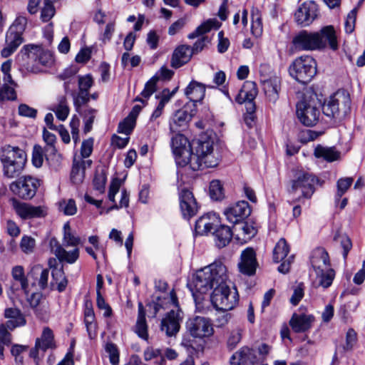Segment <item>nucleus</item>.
<instances>
[{
	"label": "nucleus",
	"mask_w": 365,
	"mask_h": 365,
	"mask_svg": "<svg viewBox=\"0 0 365 365\" xmlns=\"http://www.w3.org/2000/svg\"><path fill=\"white\" fill-rule=\"evenodd\" d=\"M227 280V267L221 261H215L198 270L187 286L195 301L212 289L210 300L213 307L217 310L230 311L237 304L239 295L236 289H230Z\"/></svg>",
	"instance_id": "nucleus-1"
},
{
	"label": "nucleus",
	"mask_w": 365,
	"mask_h": 365,
	"mask_svg": "<svg viewBox=\"0 0 365 365\" xmlns=\"http://www.w3.org/2000/svg\"><path fill=\"white\" fill-rule=\"evenodd\" d=\"M292 43L294 48L298 51L322 50L327 46L334 51L338 48L333 26H324L317 32L302 30L294 36Z\"/></svg>",
	"instance_id": "nucleus-2"
},
{
	"label": "nucleus",
	"mask_w": 365,
	"mask_h": 365,
	"mask_svg": "<svg viewBox=\"0 0 365 365\" xmlns=\"http://www.w3.org/2000/svg\"><path fill=\"white\" fill-rule=\"evenodd\" d=\"M214 143L212 140H198L195 153L185 150L182 156L178 158L176 163L181 167L189 165L195 171L205 168H214L219 163L218 153L214 151Z\"/></svg>",
	"instance_id": "nucleus-3"
},
{
	"label": "nucleus",
	"mask_w": 365,
	"mask_h": 365,
	"mask_svg": "<svg viewBox=\"0 0 365 365\" xmlns=\"http://www.w3.org/2000/svg\"><path fill=\"white\" fill-rule=\"evenodd\" d=\"M0 161L3 165V174L5 177L17 178L24 169L26 154L19 147L5 145L0 150Z\"/></svg>",
	"instance_id": "nucleus-4"
},
{
	"label": "nucleus",
	"mask_w": 365,
	"mask_h": 365,
	"mask_svg": "<svg viewBox=\"0 0 365 365\" xmlns=\"http://www.w3.org/2000/svg\"><path fill=\"white\" fill-rule=\"evenodd\" d=\"M351 111V99L344 91H337L322 105V113L334 123L342 121Z\"/></svg>",
	"instance_id": "nucleus-5"
},
{
	"label": "nucleus",
	"mask_w": 365,
	"mask_h": 365,
	"mask_svg": "<svg viewBox=\"0 0 365 365\" xmlns=\"http://www.w3.org/2000/svg\"><path fill=\"white\" fill-rule=\"evenodd\" d=\"M289 73L299 83L307 84L317 74V62L308 55L298 57L290 66Z\"/></svg>",
	"instance_id": "nucleus-6"
},
{
	"label": "nucleus",
	"mask_w": 365,
	"mask_h": 365,
	"mask_svg": "<svg viewBox=\"0 0 365 365\" xmlns=\"http://www.w3.org/2000/svg\"><path fill=\"white\" fill-rule=\"evenodd\" d=\"M319 182V178L312 173L303 170H296L293 179L290 181L291 187L288 192L289 194H294L297 190H300L303 197L310 198Z\"/></svg>",
	"instance_id": "nucleus-7"
},
{
	"label": "nucleus",
	"mask_w": 365,
	"mask_h": 365,
	"mask_svg": "<svg viewBox=\"0 0 365 365\" xmlns=\"http://www.w3.org/2000/svg\"><path fill=\"white\" fill-rule=\"evenodd\" d=\"M22 55L26 56L29 61L26 69L36 72L35 66H49L53 63V56L48 51H45L39 45H25L21 50Z\"/></svg>",
	"instance_id": "nucleus-8"
},
{
	"label": "nucleus",
	"mask_w": 365,
	"mask_h": 365,
	"mask_svg": "<svg viewBox=\"0 0 365 365\" xmlns=\"http://www.w3.org/2000/svg\"><path fill=\"white\" fill-rule=\"evenodd\" d=\"M38 186L39 182L37 179L31 176H24L11 182L9 189L19 197L31 200L36 195Z\"/></svg>",
	"instance_id": "nucleus-9"
},
{
	"label": "nucleus",
	"mask_w": 365,
	"mask_h": 365,
	"mask_svg": "<svg viewBox=\"0 0 365 365\" xmlns=\"http://www.w3.org/2000/svg\"><path fill=\"white\" fill-rule=\"evenodd\" d=\"M297 115L305 126H313L319 120L320 112L314 100L304 99L297 104Z\"/></svg>",
	"instance_id": "nucleus-10"
},
{
	"label": "nucleus",
	"mask_w": 365,
	"mask_h": 365,
	"mask_svg": "<svg viewBox=\"0 0 365 365\" xmlns=\"http://www.w3.org/2000/svg\"><path fill=\"white\" fill-rule=\"evenodd\" d=\"M183 313L180 309L168 312L162 319L160 330L168 337L176 336L180 329Z\"/></svg>",
	"instance_id": "nucleus-11"
},
{
	"label": "nucleus",
	"mask_w": 365,
	"mask_h": 365,
	"mask_svg": "<svg viewBox=\"0 0 365 365\" xmlns=\"http://www.w3.org/2000/svg\"><path fill=\"white\" fill-rule=\"evenodd\" d=\"M78 91L73 93V104L76 111H80V108L86 105L90 101L89 89L93 84L92 76L87 74L86 76H78Z\"/></svg>",
	"instance_id": "nucleus-12"
},
{
	"label": "nucleus",
	"mask_w": 365,
	"mask_h": 365,
	"mask_svg": "<svg viewBox=\"0 0 365 365\" xmlns=\"http://www.w3.org/2000/svg\"><path fill=\"white\" fill-rule=\"evenodd\" d=\"M186 327L193 337H207L213 334L212 325L205 317L196 316L191 318L187 322Z\"/></svg>",
	"instance_id": "nucleus-13"
},
{
	"label": "nucleus",
	"mask_w": 365,
	"mask_h": 365,
	"mask_svg": "<svg viewBox=\"0 0 365 365\" xmlns=\"http://www.w3.org/2000/svg\"><path fill=\"white\" fill-rule=\"evenodd\" d=\"M317 5L314 1H305L295 12V20L299 25L309 26L317 17Z\"/></svg>",
	"instance_id": "nucleus-14"
},
{
	"label": "nucleus",
	"mask_w": 365,
	"mask_h": 365,
	"mask_svg": "<svg viewBox=\"0 0 365 365\" xmlns=\"http://www.w3.org/2000/svg\"><path fill=\"white\" fill-rule=\"evenodd\" d=\"M251 213V208L247 201L242 200L225 209L224 214L226 219L232 224L239 223L247 218Z\"/></svg>",
	"instance_id": "nucleus-15"
},
{
	"label": "nucleus",
	"mask_w": 365,
	"mask_h": 365,
	"mask_svg": "<svg viewBox=\"0 0 365 365\" xmlns=\"http://www.w3.org/2000/svg\"><path fill=\"white\" fill-rule=\"evenodd\" d=\"M180 206L185 218L190 219L197 212V205L192 193L187 189H182L179 193Z\"/></svg>",
	"instance_id": "nucleus-16"
},
{
	"label": "nucleus",
	"mask_w": 365,
	"mask_h": 365,
	"mask_svg": "<svg viewBox=\"0 0 365 365\" xmlns=\"http://www.w3.org/2000/svg\"><path fill=\"white\" fill-rule=\"evenodd\" d=\"M257 266L256 254L251 247H247L242 252L241 261L238 264L240 272L244 274L252 276L255 274Z\"/></svg>",
	"instance_id": "nucleus-17"
},
{
	"label": "nucleus",
	"mask_w": 365,
	"mask_h": 365,
	"mask_svg": "<svg viewBox=\"0 0 365 365\" xmlns=\"http://www.w3.org/2000/svg\"><path fill=\"white\" fill-rule=\"evenodd\" d=\"M256 362L255 351L247 346L241 347L230 359V365H255Z\"/></svg>",
	"instance_id": "nucleus-18"
},
{
	"label": "nucleus",
	"mask_w": 365,
	"mask_h": 365,
	"mask_svg": "<svg viewBox=\"0 0 365 365\" xmlns=\"http://www.w3.org/2000/svg\"><path fill=\"white\" fill-rule=\"evenodd\" d=\"M16 212L22 219L43 217L46 215V209L43 206H33L25 202H19L14 206Z\"/></svg>",
	"instance_id": "nucleus-19"
},
{
	"label": "nucleus",
	"mask_w": 365,
	"mask_h": 365,
	"mask_svg": "<svg viewBox=\"0 0 365 365\" xmlns=\"http://www.w3.org/2000/svg\"><path fill=\"white\" fill-rule=\"evenodd\" d=\"M255 86V84L253 82H246L235 97V101L239 104L247 103L249 106L247 110L250 113L255 110L253 101L257 94Z\"/></svg>",
	"instance_id": "nucleus-20"
},
{
	"label": "nucleus",
	"mask_w": 365,
	"mask_h": 365,
	"mask_svg": "<svg viewBox=\"0 0 365 365\" xmlns=\"http://www.w3.org/2000/svg\"><path fill=\"white\" fill-rule=\"evenodd\" d=\"M262 89L269 102L274 103L279 98L281 88V80L277 76L261 79Z\"/></svg>",
	"instance_id": "nucleus-21"
},
{
	"label": "nucleus",
	"mask_w": 365,
	"mask_h": 365,
	"mask_svg": "<svg viewBox=\"0 0 365 365\" xmlns=\"http://www.w3.org/2000/svg\"><path fill=\"white\" fill-rule=\"evenodd\" d=\"M191 47L187 45H180L173 52L170 66L173 68H179L188 63L192 58Z\"/></svg>",
	"instance_id": "nucleus-22"
},
{
	"label": "nucleus",
	"mask_w": 365,
	"mask_h": 365,
	"mask_svg": "<svg viewBox=\"0 0 365 365\" xmlns=\"http://www.w3.org/2000/svg\"><path fill=\"white\" fill-rule=\"evenodd\" d=\"M310 262L315 272L331 268L329 254L324 247L313 250Z\"/></svg>",
	"instance_id": "nucleus-23"
},
{
	"label": "nucleus",
	"mask_w": 365,
	"mask_h": 365,
	"mask_svg": "<svg viewBox=\"0 0 365 365\" xmlns=\"http://www.w3.org/2000/svg\"><path fill=\"white\" fill-rule=\"evenodd\" d=\"M50 244L53 252L61 262L73 264L79 257L78 248H75L71 251H66L56 240H51Z\"/></svg>",
	"instance_id": "nucleus-24"
},
{
	"label": "nucleus",
	"mask_w": 365,
	"mask_h": 365,
	"mask_svg": "<svg viewBox=\"0 0 365 365\" xmlns=\"http://www.w3.org/2000/svg\"><path fill=\"white\" fill-rule=\"evenodd\" d=\"M314 321L312 315L294 313L289 320V325L294 332L302 333L309 330Z\"/></svg>",
	"instance_id": "nucleus-25"
},
{
	"label": "nucleus",
	"mask_w": 365,
	"mask_h": 365,
	"mask_svg": "<svg viewBox=\"0 0 365 365\" xmlns=\"http://www.w3.org/2000/svg\"><path fill=\"white\" fill-rule=\"evenodd\" d=\"M23 43L22 35L8 30L6 34V46L1 50L3 58L10 56Z\"/></svg>",
	"instance_id": "nucleus-26"
},
{
	"label": "nucleus",
	"mask_w": 365,
	"mask_h": 365,
	"mask_svg": "<svg viewBox=\"0 0 365 365\" xmlns=\"http://www.w3.org/2000/svg\"><path fill=\"white\" fill-rule=\"evenodd\" d=\"M171 148L175 156V161H177L178 158L182 156V153L185 150L189 151L190 150L191 145L184 135L177 133L171 138Z\"/></svg>",
	"instance_id": "nucleus-27"
},
{
	"label": "nucleus",
	"mask_w": 365,
	"mask_h": 365,
	"mask_svg": "<svg viewBox=\"0 0 365 365\" xmlns=\"http://www.w3.org/2000/svg\"><path fill=\"white\" fill-rule=\"evenodd\" d=\"M215 241L216 246L222 248L227 246L231 241L233 232L230 227L220 225L214 231Z\"/></svg>",
	"instance_id": "nucleus-28"
},
{
	"label": "nucleus",
	"mask_w": 365,
	"mask_h": 365,
	"mask_svg": "<svg viewBox=\"0 0 365 365\" xmlns=\"http://www.w3.org/2000/svg\"><path fill=\"white\" fill-rule=\"evenodd\" d=\"M185 94L190 101L200 102L204 98L205 88L202 83L192 81L185 88Z\"/></svg>",
	"instance_id": "nucleus-29"
},
{
	"label": "nucleus",
	"mask_w": 365,
	"mask_h": 365,
	"mask_svg": "<svg viewBox=\"0 0 365 365\" xmlns=\"http://www.w3.org/2000/svg\"><path fill=\"white\" fill-rule=\"evenodd\" d=\"M135 332L139 337L144 340H148V325L145 319V310L142 302L138 303V313L136 324L135 326Z\"/></svg>",
	"instance_id": "nucleus-30"
},
{
	"label": "nucleus",
	"mask_w": 365,
	"mask_h": 365,
	"mask_svg": "<svg viewBox=\"0 0 365 365\" xmlns=\"http://www.w3.org/2000/svg\"><path fill=\"white\" fill-rule=\"evenodd\" d=\"M314 155L317 158H323L327 162L337 160L340 157V153L334 148H326L318 145L314 149Z\"/></svg>",
	"instance_id": "nucleus-31"
},
{
	"label": "nucleus",
	"mask_w": 365,
	"mask_h": 365,
	"mask_svg": "<svg viewBox=\"0 0 365 365\" xmlns=\"http://www.w3.org/2000/svg\"><path fill=\"white\" fill-rule=\"evenodd\" d=\"M39 342L41 351L43 353L48 349H55L54 336L52 330L49 327H45L40 338H37L36 341Z\"/></svg>",
	"instance_id": "nucleus-32"
},
{
	"label": "nucleus",
	"mask_w": 365,
	"mask_h": 365,
	"mask_svg": "<svg viewBox=\"0 0 365 365\" xmlns=\"http://www.w3.org/2000/svg\"><path fill=\"white\" fill-rule=\"evenodd\" d=\"M190 120V115L187 111L178 110L173 115L170 123V130L175 132L180 127H184Z\"/></svg>",
	"instance_id": "nucleus-33"
},
{
	"label": "nucleus",
	"mask_w": 365,
	"mask_h": 365,
	"mask_svg": "<svg viewBox=\"0 0 365 365\" xmlns=\"http://www.w3.org/2000/svg\"><path fill=\"white\" fill-rule=\"evenodd\" d=\"M321 272H316L317 284L324 289L329 287L334 279L335 272L331 269H325L320 270Z\"/></svg>",
	"instance_id": "nucleus-34"
},
{
	"label": "nucleus",
	"mask_w": 365,
	"mask_h": 365,
	"mask_svg": "<svg viewBox=\"0 0 365 365\" xmlns=\"http://www.w3.org/2000/svg\"><path fill=\"white\" fill-rule=\"evenodd\" d=\"M32 276L36 275V281L41 290H44L48 287V280L49 276V270L43 269L40 265H36L31 269Z\"/></svg>",
	"instance_id": "nucleus-35"
},
{
	"label": "nucleus",
	"mask_w": 365,
	"mask_h": 365,
	"mask_svg": "<svg viewBox=\"0 0 365 365\" xmlns=\"http://www.w3.org/2000/svg\"><path fill=\"white\" fill-rule=\"evenodd\" d=\"M289 252V246L284 238H281L273 250V262L279 263L282 261Z\"/></svg>",
	"instance_id": "nucleus-36"
},
{
	"label": "nucleus",
	"mask_w": 365,
	"mask_h": 365,
	"mask_svg": "<svg viewBox=\"0 0 365 365\" xmlns=\"http://www.w3.org/2000/svg\"><path fill=\"white\" fill-rule=\"evenodd\" d=\"M220 26V24L216 19H209L200 25L197 29L190 34L187 38L190 39H194L199 36L203 35L209 32L212 29H218Z\"/></svg>",
	"instance_id": "nucleus-37"
},
{
	"label": "nucleus",
	"mask_w": 365,
	"mask_h": 365,
	"mask_svg": "<svg viewBox=\"0 0 365 365\" xmlns=\"http://www.w3.org/2000/svg\"><path fill=\"white\" fill-rule=\"evenodd\" d=\"M251 32L255 37H259L262 34L263 26L262 22L261 13L257 8L252 7L251 10Z\"/></svg>",
	"instance_id": "nucleus-38"
},
{
	"label": "nucleus",
	"mask_w": 365,
	"mask_h": 365,
	"mask_svg": "<svg viewBox=\"0 0 365 365\" xmlns=\"http://www.w3.org/2000/svg\"><path fill=\"white\" fill-rule=\"evenodd\" d=\"M83 118L84 121V133H87L92 129L93 123L97 113V110L92 108H80V111H77Z\"/></svg>",
	"instance_id": "nucleus-39"
},
{
	"label": "nucleus",
	"mask_w": 365,
	"mask_h": 365,
	"mask_svg": "<svg viewBox=\"0 0 365 365\" xmlns=\"http://www.w3.org/2000/svg\"><path fill=\"white\" fill-rule=\"evenodd\" d=\"M212 227L213 223L211 222L210 215L207 214L197 220L195 230L197 235H204L210 232Z\"/></svg>",
	"instance_id": "nucleus-40"
},
{
	"label": "nucleus",
	"mask_w": 365,
	"mask_h": 365,
	"mask_svg": "<svg viewBox=\"0 0 365 365\" xmlns=\"http://www.w3.org/2000/svg\"><path fill=\"white\" fill-rule=\"evenodd\" d=\"M235 225H237V226L235 227V232H238L237 234V237L239 238L240 236L242 237L245 241L250 240L256 234V230L254 227L246 222L242 221Z\"/></svg>",
	"instance_id": "nucleus-41"
},
{
	"label": "nucleus",
	"mask_w": 365,
	"mask_h": 365,
	"mask_svg": "<svg viewBox=\"0 0 365 365\" xmlns=\"http://www.w3.org/2000/svg\"><path fill=\"white\" fill-rule=\"evenodd\" d=\"M12 277L14 280L19 283L20 288L28 294L29 282L26 277L24 274V269L22 266H15L12 269L11 272Z\"/></svg>",
	"instance_id": "nucleus-42"
},
{
	"label": "nucleus",
	"mask_w": 365,
	"mask_h": 365,
	"mask_svg": "<svg viewBox=\"0 0 365 365\" xmlns=\"http://www.w3.org/2000/svg\"><path fill=\"white\" fill-rule=\"evenodd\" d=\"M159 78L157 76L152 77L145 85L144 89L140 93V96H137L135 101H139L145 104V99H148L152 94L156 91V84Z\"/></svg>",
	"instance_id": "nucleus-43"
},
{
	"label": "nucleus",
	"mask_w": 365,
	"mask_h": 365,
	"mask_svg": "<svg viewBox=\"0 0 365 365\" xmlns=\"http://www.w3.org/2000/svg\"><path fill=\"white\" fill-rule=\"evenodd\" d=\"M81 238L75 235L72 232L69 224L67 222L63 226V245L66 247H76L82 245Z\"/></svg>",
	"instance_id": "nucleus-44"
},
{
	"label": "nucleus",
	"mask_w": 365,
	"mask_h": 365,
	"mask_svg": "<svg viewBox=\"0 0 365 365\" xmlns=\"http://www.w3.org/2000/svg\"><path fill=\"white\" fill-rule=\"evenodd\" d=\"M52 110L56 113L57 118L60 120H65L69 114V107L67 99L65 96H60L58 98V103Z\"/></svg>",
	"instance_id": "nucleus-45"
},
{
	"label": "nucleus",
	"mask_w": 365,
	"mask_h": 365,
	"mask_svg": "<svg viewBox=\"0 0 365 365\" xmlns=\"http://www.w3.org/2000/svg\"><path fill=\"white\" fill-rule=\"evenodd\" d=\"M86 162L74 161L71 172V180L74 184L83 182L85 175Z\"/></svg>",
	"instance_id": "nucleus-46"
},
{
	"label": "nucleus",
	"mask_w": 365,
	"mask_h": 365,
	"mask_svg": "<svg viewBox=\"0 0 365 365\" xmlns=\"http://www.w3.org/2000/svg\"><path fill=\"white\" fill-rule=\"evenodd\" d=\"M334 241L336 244L339 245L342 251V255L344 260L346 259L349 252L352 247L351 239L345 234L337 232L334 237Z\"/></svg>",
	"instance_id": "nucleus-47"
},
{
	"label": "nucleus",
	"mask_w": 365,
	"mask_h": 365,
	"mask_svg": "<svg viewBox=\"0 0 365 365\" xmlns=\"http://www.w3.org/2000/svg\"><path fill=\"white\" fill-rule=\"evenodd\" d=\"M210 196L215 200H221L224 198V189L220 180H214L210 182Z\"/></svg>",
	"instance_id": "nucleus-48"
},
{
	"label": "nucleus",
	"mask_w": 365,
	"mask_h": 365,
	"mask_svg": "<svg viewBox=\"0 0 365 365\" xmlns=\"http://www.w3.org/2000/svg\"><path fill=\"white\" fill-rule=\"evenodd\" d=\"M135 125V118L133 115H129L118 127V132L125 135H129L133 130Z\"/></svg>",
	"instance_id": "nucleus-49"
},
{
	"label": "nucleus",
	"mask_w": 365,
	"mask_h": 365,
	"mask_svg": "<svg viewBox=\"0 0 365 365\" xmlns=\"http://www.w3.org/2000/svg\"><path fill=\"white\" fill-rule=\"evenodd\" d=\"M107 177L104 170H96L93 178L94 188L103 193L105 190V185L106 183Z\"/></svg>",
	"instance_id": "nucleus-50"
},
{
	"label": "nucleus",
	"mask_w": 365,
	"mask_h": 365,
	"mask_svg": "<svg viewBox=\"0 0 365 365\" xmlns=\"http://www.w3.org/2000/svg\"><path fill=\"white\" fill-rule=\"evenodd\" d=\"M357 342V334L353 329H349L346 334L345 343L342 345L344 351H351Z\"/></svg>",
	"instance_id": "nucleus-51"
},
{
	"label": "nucleus",
	"mask_w": 365,
	"mask_h": 365,
	"mask_svg": "<svg viewBox=\"0 0 365 365\" xmlns=\"http://www.w3.org/2000/svg\"><path fill=\"white\" fill-rule=\"evenodd\" d=\"M178 88H175L172 91H170L168 88H165L160 93L155 95V98L159 100L158 106L164 109L165 106L174 96Z\"/></svg>",
	"instance_id": "nucleus-52"
},
{
	"label": "nucleus",
	"mask_w": 365,
	"mask_h": 365,
	"mask_svg": "<svg viewBox=\"0 0 365 365\" xmlns=\"http://www.w3.org/2000/svg\"><path fill=\"white\" fill-rule=\"evenodd\" d=\"M17 98L16 93L14 87L8 84H4L0 88V102L4 101H14Z\"/></svg>",
	"instance_id": "nucleus-53"
},
{
	"label": "nucleus",
	"mask_w": 365,
	"mask_h": 365,
	"mask_svg": "<svg viewBox=\"0 0 365 365\" xmlns=\"http://www.w3.org/2000/svg\"><path fill=\"white\" fill-rule=\"evenodd\" d=\"M45 156L43 149L39 145H35L32 152V163L36 168H41Z\"/></svg>",
	"instance_id": "nucleus-54"
},
{
	"label": "nucleus",
	"mask_w": 365,
	"mask_h": 365,
	"mask_svg": "<svg viewBox=\"0 0 365 365\" xmlns=\"http://www.w3.org/2000/svg\"><path fill=\"white\" fill-rule=\"evenodd\" d=\"M26 24L27 19L25 16H19L16 18L9 30L22 35L26 29Z\"/></svg>",
	"instance_id": "nucleus-55"
},
{
	"label": "nucleus",
	"mask_w": 365,
	"mask_h": 365,
	"mask_svg": "<svg viewBox=\"0 0 365 365\" xmlns=\"http://www.w3.org/2000/svg\"><path fill=\"white\" fill-rule=\"evenodd\" d=\"M353 180L352 178H340L337 181V200H339L347 191L351 185Z\"/></svg>",
	"instance_id": "nucleus-56"
},
{
	"label": "nucleus",
	"mask_w": 365,
	"mask_h": 365,
	"mask_svg": "<svg viewBox=\"0 0 365 365\" xmlns=\"http://www.w3.org/2000/svg\"><path fill=\"white\" fill-rule=\"evenodd\" d=\"M59 209L66 215H73L77 212L76 202L73 199L61 202L59 205Z\"/></svg>",
	"instance_id": "nucleus-57"
},
{
	"label": "nucleus",
	"mask_w": 365,
	"mask_h": 365,
	"mask_svg": "<svg viewBox=\"0 0 365 365\" xmlns=\"http://www.w3.org/2000/svg\"><path fill=\"white\" fill-rule=\"evenodd\" d=\"M106 351L109 354L110 364L112 365H117L119 361V353L116 345L113 343H107Z\"/></svg>",
	"instance_id": "nucleus-58"
},
{
	"label": "nucleus",
	"mask_w": 365,
	"mask_h": 365,
	"mask_svg": "<svg viewBox=\"0 0 365 365\" xmlns=\"http://www.w3.org/2000/svg\"><path fill=\"white\" fill-rule=\"evenodd\" d=\"M84 323L90 338H93L96 335L97 324L96 322V317L94 315L84 317Z\"/></svg>",
	"instance_id": "nucleus-59"
},
{
	"label": "nucleus",
	"mask_w": 365,
	"mask_h": 365,
	"mask_svg": "<svg viewBox=\"0 0 365 365\" xmlns=\"http://www.w3.org/2000/svg\"><path fill=\"white\" fill-rule=\"evenodd\" d=\"M357 14V8L353 9L347 15L345 21V31L348 34L354 31Z\"/></svg>",
	"instance_id": "nucleus-60"
},
{
	"label": "nucleus",
	"mask_w": 365,
	"mask_h": 365,
	"mask_svg": "<svg viewBox=\"0 0 365 365\" xmlns=\"http://www.w3.org/2000/svg\"><path fill=\"white\" fill-rule=\"evenodd\" d=\"M4 316L7 319L19 320L21 324H26V319L21 311L16 308H8L5 309Z\"/></svg>",
	"instance_id": "nucleus-61"
},
{
	"label": "nucleus",
	"mask_w": 365,
	"mask_h": 365,
	"mask_svg": "<svg viewBox=\"0 0 365 365\" xmlns=\"http://www.w3.org/2000/svg\"><path fill=\"white\" fill-rule=\"evenodd\" d=\"M304 287L303 283H299L297 287H294L293 294L289 299L290 303L292 305L297 306L303 298L304 294Z\"/></svg>",
	"instance_id": "nucleus-62"
},
{
	"label": "nucleus",
	"mask_w": 365,
	"mask_h": 365,
	"mask_svg": "<svg viewBox=\"0 0 365 365\" xmlns=\"http://www.w3.org/2000/svg\"><path fill=\"white\" fill-rule=\"evenodd\" d=\"M18 113L21 116L34 119L36 118L37 110L26 104L21 103L19 106Z\"/></svg>",
	"instance_id": "nucleus-63"
},
{
	"label": "nucleus",
	"mask_w": 365,
	"mask_h": 365,
	"mask_svg": "<svg viewBox=\"0 0 365 365\" xmlns=\"http://www.w3.org/2000/svg\"><path fill=\"white\" fill-rule=\"evenodd\" d=\"M56 9L54 6L47 5L43 4V6L41 11V19L43 22L49 21L55 15Z\"/></svg>",
	"instance_id": "nucleus-64"
}]
</instances>
